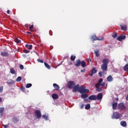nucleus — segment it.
<instances>
[{
    "label": "nucleus",
    "mask_w": 128,
    "mask_h": 128,
    "mask_svg": "<svg viewBox=\"0 0 128 128\" xmlns=\"http://www.w3.org/2000/svg\"><path fill=\"white\" fill-rule=\"evenodd\" d=\"M52 98L54 100H58V96L56 94H52Z\"/></svg>",
    "instance_id": "nucleus-22"
},
{
    "label": "nucleus",
    "mask_w": 128,
    "mask_h": 128,
    "mask_svg": "<svg viewBox=\"0 0 128 128\" xmlns=\"http://www.w3.org/2000/svg\"><path fill=\"white\" fill-rule=\"evenodd\" d=\"M0 102H2V98L0 97Z\"/></svg>",
    "instance_id": "nucleus-57"
},
{
    "label": "nucleus",
    "mask_w": 128,
    "mask_h": 128,
    "mask_svg": "<svg viewBox=\"0 0 128 128\" xmlns=\"http://www.w3.org/2000/svg\"><path fill=\"white\" fill-rule=\"evenodd\" d=\"M88 98L91 100H96V96L94 95H92L88 97Z\"/></svg>",
    "instance_id": "nucleus-14"
},
{
    "label": "nucleus",
    "mask_w": 128,
    "mask_h": 128,
    "mask_svg": "<svg viewBox=\"0 0 128 128\" xmlns=\"http://www.w3.org/2000/svg\"><path fill=\"white\" fill-rule=\"evenodd\" d=\"M44 64L45 66L47 68H48V70H50V65H48V64L46 62H44Z\"/></svg>",
    "instance_id": "nucleus-30"
},
{
    "label": "nucleus",
    "mask_w": 128,
    "mask_h": 128,
    "mask_svg": "<svg viewBox=\"0 0 128 128\" xmlns=\"http://www.w3.org/2000/svg\"><path fill=\"white\" fill-rule=\"evenodd\" d=\"M70 64H72V62L71 63H70Z\"/></svg>",
    "instance_id": "nucleus-61"
},
{
    "label": "nucleus",
    "mask_w": 128,
    "mask_h": 128,
    "mask_svg": "<svg viewBox=\"0 0 128 128\" xmlns=\"http://www.w3.org/2000/svg\"><path fill=\"white\" fill-rule=\"evenodd\" d=\"M100 86H97L95 85V88H96V92H102V88H99Z\"/></svg>",
    "instance_id": "nucleus-23"
},
{
    "label": "nucleus",
    "mask_w": 128,
    "mask_h": 128,
    "mask_svg": "<svg viewBox=\"0 0 128 128\" xmlns=\"http://www.w3.org/2000/svg\"><path fill=\"white\" fill-rule=\"evenodd\" d=\"M20 70H24V66L22 64H20Z\"/></svg>",
    "instance_id": "nucleus-47"
},
{
    "label": "nucleus",
    "mask_w": 128,
    "mask_h": 128,
    "mask_svg": "<svg viewBox=\"0 0 128 128\" xmlns=\"http://www.w3.org/2000/svg\"><path fill=\"white\" fill-rule=\"evenodd\" d=\"M38 62H40L41 64H44V60H40V59H38L37 60Z\"/></svg>",
    "instance_id": "nucleus-40"
},
{
    "label": "nucleus",
    "mask_w": 128,
    "mask_h": 128,
    "mask_svg": "<svg viewBox=\"0 0 128 128\" xmlns=\"http://www.w3.org/2000/svg\"><path fill=\"white\" fill-rule=\"evenodd\" d=\"M92 62V59L90 58H88V62Z\"/></svg>",
    "instance_id": "nucleus-49"
},
{
    "label": "nucleus",
    "mask_w": 128,
    "mask_h": 128,
    "mask_svg": "<svg viewBox=\"0 0 128 128\" xmlns=\"http://www.w3.org/2000/svg\"><path fill=\"white\" fill-rule=\"evenodd\" d=\"M124 72H128V64H126L124 67Z\"/></svg>",
    "instance_id": "nucleus-29"
},
{
    "label": "nucleus",
    "mask_w": 128,
    "mask_h": 128,
    "mask_svg": "<svg viewBox=\"0 0 128 128\" xmlns=\"http://www.w3.org/2000/svg\"><path fill=\"white\" fill-rule=\"evenodd\" d=\"M84 102H88V99H86V98H84Z\"/></svg>",
    "instance_id": "nucleus-55"
},
{
    "label": "nucleus",
    "mask_w": 128,
    "mask_h": 128,
    "mask_svg": "<svg viewBox=\"0 0 128 128\" xmlns=\"http://www.w3.org/2000/svg\"><path fill=\"white\" fill-rule=\"evenodd\" d=\"M32 28H34V25L32 24L31 26H30V28H29L31 32H32Z\"/></svg>",
    "instance_id": "nucleus-41"
},
{
    "label": "nucleus",
    "mask_w": 128,
    "mask_h": 128,
    "mask_svg": "<svg viewBox=\"0 0 128 128\" xmlns=\"http://www.w3.org/2000/svg\"><path fill=\"white\" fill-rule=\"evenodd\" d=\"M4 108H0V114L1 116H2V114H4Z\"/></svg>",
    "instance_id": "nucleus-32"
},
{
    "label": "nucleus",
    "mask_w": 128,
    "mask_h": 128,
    "mask_svg": "<svg viewBox=\"0 0 128 128\" xmlns=\"http://www.w3.org/2000/svg\"><path fill=\"white\" fill-rule=\"evenodd\" d=\"M22 80V76H18L16 79V82H20Z\"/></svg>",
    "instance_id": "nucleus-34"
},
{
    "label": "nucleus",
    "mask_w": 128,
    "mask_h": 128,
    "mask_svg": "<svg viewBox=\"0 0 128 128\" xmlns=\"http://www.w3.org/2000/svg\"><path fill=\"white\" fill-rule=\"evenodd\" d=\"M102 70L104 72L108 70V65L106 64H102L101 66Z\"/></svg>",
    "instance_id": "nucleus-11"
},
{
    "label": "nucleus",
    "mask_w": 128,
    "mask_h": 128,
    "mask_svg": "<svg viewBox=\"0 0 128 128\" xmlns=\"http://www.w3.org/2000/svg\"><path fill=\"white\" fill-rule=\"evenodd\" d=\"M107 80L108 82H112V80H114V79L112 78V76H109L108 78H107Z\"/></svg>",
    "instance_id": "nucleus-18"
},
{
    "label": "nucleus",
    "mask_w": 128,
    "mask_h": 128,
    "mask_svg": "<svg viewBox=\"0 0 128 128\" xmlns=\"http://www.w3.org/2000/svg\"><path fill=\"white\" fill-rule=\"evenodd\" d=\"M98 76L100 78H102V72H99Z\"/></svg>",
    "instance_id": "nucleus-45"
},
{
    "label": "nucleus",
    "mask_w": 128,
    "mask_h": 128,
    "mask_svg": "<svg viewBox=\"0 0 128 128\" xmlns=\"http://www.w3.org/2000/svg\"><path fill=\"white\" fill-rule=\"evenodd\" d=\"M79 90H80V85L78 84L73 88L72 92H76L78 91L79 92Z\"/></svg>",
    "instance_id": "nucleus-9"
},
{
    "label": "nucleus",
    "mask_w": 128,
    "mask_h": 128,
    "mask_svg": "<svg viewBox=\"0 0 128 128\" xmlns=\"http://www.w3.org/2000/svg\"><path fill=\"white\" fill-rule=\"evenodd\" d=\"M102 93H99L98 95L97 96H96V100H102Z\"/></svg>",
    "instance_id": "nucleus-16"
},
{
    "label": "nucleus",
    "mask_w": 128,
    "mask_h": 128,
    "mask_svg": "<svg viewBox=\"0 0 128 128\" xmlns=\"http://www.w3.org/2000/svg\"><path fill=\"white\" fill-rule=\"evenodd\" d=\"M12 122L14 124H16V122H18V118L16 117H14L12 118Z\"/></svg>",
    "instance_id": "nucleus-25"
},
{
    "label": "nucleus",
    "mask_w": 128,
    "mask_h": 128,
    "mask_svg": "<svg viewBox=\"0 0 128 128\" xmlns=\"http://www.w3.org/2000/svg\"><path fill=\"white\" fill-rule=\"evenodd\" d=\"M112 108L113 110H116V108H118V102H114L112 104Z\"/></svg>",
    "instance_id": "nucleus-19"
},
{
    "label": "nucleus",
    "mask_w": 128,
    "mask_h": 128,
    "mask_svg": "<svg viewBox=\"0 0 128 128\" xmlns=\"http://www.w3.org/2000/svg\"><path fill=\"white\" fill-rule=\"evenodd\" d=\"M8 124H5V125L4 126V128H8Z\"/></svg>",
    "instance_id": "nucleus-52"
},
{
    "label": "nucleus",
    "mask_w": 128,
    "mask_h": 128,
    "mask_svg": "<svg viewBox=\"0 0 128 128\" xmlns=\"http://www.w3.org/2000/svg\"><path fill=\"white\" fill-rule=\"evenodd\" d=\"M108 86V84H106V88Z\"/></svg>",
    "instance_id": "nucleus-59"
},
{
    "label": "nucleus",
    "mask_w": 128,
    "mask_h": 128,
    "mask_svg": "<svg viewBox=\"0 0 128 128\" xmlns=\"http://www.w3.org/2000/svg\"><path fill=\"white\" fill-rule=\"evenodd\" d=\"M10 73L12 74H14V72H16V71H14V70L11 69L10 70Z\"/></svg>",
    "instance_id": "nucleus-39"
},
{
    "label": "nucleus",
    "mask_w": 128,
    "mask_h": 128,
    "mask_svg": "<svg viewBox=\"0 0 128 128\" xmlns=\"http://www.w3.org/2000/svg\"><path fill=\"white\" fill-rule=\"evenodd\" d=\"M1 56H8V53L7 52H2L1 53Z\"/></svg>",
    "instance_id": "nucleus-26"
},
{
    "label": "nucleus",
    "mask_w": 128,
    "mask_h": 128,
    "mask_svg": "<svg viewBox=\"0 0 128 128\" xmlns=\"http://www.w3.org/2000/svg\"><path fill=\"white\" fill-rule=\"evenodd\" d=\"M126 35H120L117 38L116 40L119 42H122V40H126Z\"/></svg>",
    "instance_id": "nucleus-8"
},
{
    "label": "nucleus",
    "mask_w": 128,
    "mask_h": 128,
    "mask_svg": "<svg viewBox=\"0 0 128 128\" xmlns=\"http://www.w3.org/2000/svg\"><path fill=\"white\" fill-rule=\"evenodd\" d=\"M74 86H76V84L74 81H69L67 84V86L68 88H72Z\"/></svg>",
    "instance_id": "nucleus-5"
},
{
    "label": "nucleus",
    "mask_w": 128,
    "mask_h": 128,
    "mask_svg": "<svg viewBox=\"0 0 128 128\" xmlns=\"http://www.w3.org/2000/svg\"><path fill=\"white\" fill-rule=\"evenodd\" d=\"M32 86V84H28L26 85V88H30Z\"/></svg>",
    "instance_id": "nucleus-36"
},
{
    "label": "nucleus",
    "mask_w": 128,
    "mask_h": 128,
    "mask_svg": "<svg viewBox=\"0 0 128 128\" xmlns=\"http://www.w3.org/2000/svg\"><path fill=\"white\" fill-rule=\"evenodd\" d=\"M90 92V90H88V89L86 88V86H80L79 88V92H80V94H84L86 92Z\"/></svg>",
    "instance_id": "nucleus-1"
},
{
    "label": "nucleus",
    "mask_w": 128,
    "mask_h": 128,
    "mask_svg": "<svg viewBox=\"0 0 128 128\" xmlns=\"http://www.w3.org/2000/svg\"><path fill=\"white\" fill-rule=\"evenodd\" d=\"M28 34H31L30 32H27Z\"/></svg>",
    "instance_id": "nucleus-58"
},
{
    "label": "nucleus",
    "mask_w": 128,
    "mask_h": 128,
    "mask_svg": "<svg viewBox=\"0 0 128 128\" xmlns=\"http://www.w3.org/2000/svg\"><path fill=\"white\" fill-rule=\"evenodd\" d=\"M42 118H44V120H48V117L46 115H42Z\"/></svg>",
    "instance_id": "nucleus-38"
},
{
    "label": "nucleus",
    "mask_w": 128,
    "mask_h": 128,
    "mask_svg": "<svg viewBox=\"0 0 128 128\" xmlns=\"http://www.w3.org/2000/svg\"><path fill=\"white\" fill-rule=\"evenodd\" d=\"M120 125L122 126H124V128H126V121H122L120 122Z\"/></svg>",
    "instance_id": "nucleus-24"
},
{
    "label": "nucleus",
    "mask_w": 128,
    "mask_h": 128,
    "mask_svg": "<svg viewBox=\"0 0 128 128\" xmlns=\"http://www.w3.org/2000/svg\"><path fill=\"white\" fill-rule=\"evenodd\" d=\"M112 38H116V36H118L117 33L116 32L113 33V34H112Z\"/></svg>",
    "instance_id": "nucleus-35"
},
{
    "label": "nucleus",
    "mask_w": 128,
    "mask_h": 128,
    "mask_svg": "<svg viewBox=\"0 0 128 128\" xmlns=\"http://www.w3.org/2000/svg\"><path fill=\"white\" fill-rule=\"evenodd\" d=\"M7 84H14V81L10 80L7 82Z\"/></svg>",
    "instance_id": "nucleus-33"
},
{
    "label": "nucleus",
    "mask_w": 128,
    "mask_h": 128,
    "mask_svg": "<svg viewBox=\"0 0 128 128\" xmlns=\"http://www.w3.org/2000/svg\"><path fill=\"white\" fill-rule=\"evenodd\" d=\"M80 72H86V70H85V69H84V70H80Z\"/></svg>",
    "instance_id": "nucleus-50"
},
{
    "label": "nucleus",
    "mask_w": 128,
    "mask_h": 128,
    "mask_svg": "<svg viewBox=\"0 0 128 128\" xmlns=\"http://www.w3.org/2000/svg\"><path fill=\"white\" fill-rule=\"evenodd\" d=\"M96 68H94L92 69V71H91V73H90V74H89V76H94V74H96V72H97V70H96Z\"/></svg>",
    "instance_id": "nucleus-10"
},
{
    "label": "nucleus",
    "mask_w": 128,
    "mask_h": 128,
    "mask_svg": "<svg viewBox=\"0 0 128 128\" xmlns=\"http://www.w3.org/2000/svg\"><path fill=\"white\" fill-rule=\"evenodd\" d=\"M126 100H128V94L126 96Z\"/></svg>",
    "instance_id": "nucleus-56"
},
{
    "label": "nucleus",
    "mask_w": 128,
    "mask_h": 128,
    "mask_svg": "<svg viewBox=\"0 0 128 128\" xmlns=\"http://www.w3.org/2000/svg\"><path fill=\"white\" fill-rule=\"evenodd\" d=\"M92 40H104V36H101L98 38L96 37V36L94 35L92 36Z\"/></svg>",
    "instance_id": "nucleus-6"
},
{
    "label": "nucleus",
    "mask_w": 128,
    "mask_h": 128,
    "mask_svg": "<svg viewBox=\"0 0 128 128\" xmlns=\"http://www.w3.org/2000/svg\"><path fill=\"white\" fill-rule=\"evenodd\" d=\"M80 64L82 68H86V62L84 60L81 61Z\"/></svg>",
    "instance_id": "nucleus-21"
},
{
    "label": "nucleus",
    "mask_w": 128,
    "mask_h": 128,
    "mask_svg": "<svg viewBox=\"0 0 128 128\" xmlns=\"http://www.w3.org/2000/svg\"><path fill=\"white\" fill-rule=\"evenodd\" d=\"M35 116H36V118H42V114L40 113V110H36L35 111Z\"/></svg>",
    "instance_id": "nucleus-7"
},
{
    "label": "nucleus",
    "mask_w": 128,
    "mask_h": 128,
    "mask_svg": "<svg viewBox=\"0 0 128 128\" xmlns=\"http://www.w3.org/2000/svg\"><path fill=\"white\" fill-rule=\"evenodd\" d=\"M10 10H8V11H7V14H10Z\"/></svg>",
    "instance_id": "nucleus-53"
},
{
    "label": "nucleus",
    "mask_w": 128,
    "mask_h": 128,
    "mask_svg": "<svg viewBox=\"0 0 128 128\" xmlns=\"http://www.w3.org/2000/svg\"><path fill=\"white\" fill-rule=\"evenodd\" d=\"M118 109L120 110H126V108L124 102H120L119 104H118Z\"/></svg>",
    "instance_id": "nucleus-2"
},
{
    "label": "nucleus",
    "mask_w": 128,
    "mask_h": 128,
    "mask_svg": "<svg viewBox=\"0 0 128 128\" xmlns=\"http://www.w3.org/2000/svg\"><path fill=\"white\" fill-rule=\"evenodd\" d=\"M2 90H4V87L2 86L0 87V92H2Z\"/></svg>",
    "instance_id": "nucleus-46"
},
{
    "label": "nucleus",
    "mask_w": 128,
    "mask_h": 128,
    "mask_svg": "<svg viewBox=\"0 0 128 128\" xmlns=\"http://www.w3.org/2000/svg\"><path fill=\"white\" fill-rule=\"evenodd\" d=\"M115 100H116V102H118V98H116Z\"/></svg>",
    "instance_id": "nucleus-54"
},
{
    "label": "nucleus",
    "mask_w": 128,
    "mask_h": 128,
    "mask_svg": "<svg viewBox=\"0 0 128 128\" xmlns=\"http://www.w3.org/2000/svg\"><path fill=\"white\" fill-rule=\"evenodd\" d=\"M23 52H24V54H28V52H30V50H24Z\"/></svg>",
    "instance_id": "nucleus-43"
},
{
    "label": "nucleus",
    "mask_w": 128,
    "mask_h": 128,
    "mask_svg": "<svg viewBox=\"0 0 128 128\" xmlns=\"http://www.w3.org/2000/svg\"><path fill=\"white\" fill-rule=\"evenodd\" d=\"M16 42L17 44H20V42H22V41L20 40L16 39Z\"/></svg>",
    "instance_id": "nucleus-42"
},
{
    "label": "nucleus",
    "mask_w": 128,
    "mask_h": 128,
    "mask_svg": "<svg viewBox=\"0 0 128 128\" xmlns=\"http://www.w3.org/2000/svg\"><path fill=\"white\" fill-rule=\"evenodd\" d=\"M94 52L97 58H100V49H96V50H94Z\"/></svg>",
    "instance_id": "nucleus-13"
},
{
    "label": "nucleus",
    "mask_w": 128,
    "mask_h": 128,
    "mask_svg": "<svg viewBox=\"0 0 128 128\" xmlns=\"http://www.w3.org/2000/svg\"><path fill=\"white\" fill-rule=\"evenodd\" d=\"M53 86L56 90H60V86L58 85V84H54Z\"/></svg>",
    "instance_id": "nucleus-15"
},
{
    "label": "nucleus",
    "mask_w": 128,
    "mask_h": 128,
    "mask_svg": "<svg viewBox=\"0 0 128 128\" xmlns=\"http://www.w3.org/2000/svg\"><path fill=\"white\" fill-rule=\"evenodd\" d=\"M102 78H100L99 79L98 82L96 83L95 86H106V82H102Z\"/></svg>",
    "instance_id": "nucleus-3"
},
{
    "label": "nucleus",
    "mask_w": 128,
    "mask_h": 128,
    "mask_svg": "<svg viewBox=\"0 0 128 128\" xmlns=\"http://www.w3.org/2000/svg\"><path fill=\"white\" fill-rule=\"evenodd\" d=\"M81 62H80V60H76V64H75L76 66H80Z\"/></svg>",
    "instance_id": "nucleus-20"
},
{
    "label": "nucleus",
    "mask_w": 128,
    "mask_h": 128,
    "mask_svg": "<svg viewBox=\"0 0 128 128\" xmlns=\"http://www.w3.org/2000/svg\"><path fill=\"white\" fill-rule=\"evenodd\" d=\"M81 98H88V94L83 93L81 95Z\"/></svg>",
    "instance_id": "nucleus-28"
},
{
    "label": "nucleus",
    "mask_w": 128,
    "mask_h": 128,
    "mask_svg": "<svg viewBox=\"0 0 128 128\" xmlns=\"http://www.w3.org/2000/svg\"><path fill=\"white\" fill-rule=\"evenodd\" d=\"M84 105L83 104H81V105H80V108H81V109L84 108Z\"/></svg>",
    "instance_id": "nucleus-51"
},
{
    "label": "nucleus",
    "mask_w": 128,
    "mask_h": 128,
    "mask_svg": "<svg viewBox=\"0 0 128 128\" xmlns=\"http://www.w3.org/2000/svg\"><path fill=\"white\" fill-rule=\"evenodd\" d=\"M120 116V114L118 113V112H114L113 113V114L112 116V118L116 120H118Z\"/></svg>",
    "instance_id": "nucleus-4"
},
{
    "label": "nucleus",
    "mask_w": 128,
    "mask_h": 128,
    "mask_svg": "<svg viewBox=\"0 0 128 128\" xmlns=\"http://www.w3.org/2000/svg\"><path fill=\"white\" fill-rule=\"evenodd\" d=\"M102 62L103 64H106L108 66V62H110V60L108 58H104L102 60Z\"/></svg>",
    "instance_id": "nucleus-12"
},
{
    "label": "nucleus",
    "mask_w": 128,
    "mask_h": 128,
    "mask_svg": "<svg viewBox=\"0 0 128 128\" xmlns=\"http://www.w3.org/2000/svg\"><path fill=\"white\" fill-rule=\"evenodd\" d=\"M49 34H50V36H52V31H50L49 32Z\"/></svg>",
    "instance_id": "nucleus-48"
},
{
    "label": "nucleus",
    "mask_w": 128,
    "mask_h": 128,
    "mask_svg": "<svg viewBox=\"0 0 128 128\" xmlns=\"http://www.w3.org/2000/svg\"><path fill=\"white\" fill-rule=\"evenodd\" d=\"M70 64H72V62L71 63H70Z\"/></svg>",
    "instance_id": "nucleus-60"
},
{
    "label": "nucleus",
    "mask_w": 128,
    "mask_h": 128,
    "mask_svg": "<svg viewBox=\"0 0 128 128\" xmlns=\"http://www.w3.org/2000/svg\"><path fill=\"white\" fill-rule=\"evenodd\" d=\"M121 30H122L126 31L128 30V28L126 25H120Z\"/></svg>",
    "instance_id": "nucleus-17"
},
{
    "label": "nucleus",
    "mask_w": 128,
    "mask_h": 128,
    "mask_svg": "<svg viewBox=\"0 0 128 128\" xmlns=\"http://www.w3.org/2000/svg\"><path fill=\"white\" fill-rule=\"evenodd\" d=\"M70 60L72 61L74 60H76V56H74L72 55L70 56Z\"/></svg>",
    "instance_id": "nucleus-37"
},
{
    "label": "nucleus",
    "mask_w": 128,
    "mask_h": 128,
    "mask_svg": "<svg viewBox=\"0 0 128 128\" xmlns=\"http://www.w3.org/2000/svg\"><path fill=\"white\" fill-rule=\"evenodd\" d=\"M26 47L27 48L28 50H32V45H30V44H26Z\"/></svg>",
    "instance_id": "nucleus-27"
},
{
    "label": "nucleus",
    "mask_w": 128,
    "mask_h": 128,
    "mask_svg": "<svg viewBox=\"0 0 128 128\" xmlns=\"http://www.w3.org/2000/svg\"><path fill=\"white\" fill-rule=\"evenodd\" d=\"M20 90H21L22 92H26V88L24 87L21 88Z\"/></svg>",
    "instance_id": "nucleus-44"
},
{
    "label": "nucleus",
    "mask_w": 128,
    "mask_h": 128,
    "mask_svg": "<svg viewBox=\"0 0 128 128\" xmlns=\"http://www.w3.org/2000/svg\"><path fill=\"white\" fill-rule=\"evenodd\" d=\"M90 104H86L85 106V109L90 110Z\"/></svg>",
    "instance_id": "nucleus-31"
}]
</instances>
